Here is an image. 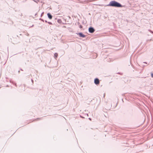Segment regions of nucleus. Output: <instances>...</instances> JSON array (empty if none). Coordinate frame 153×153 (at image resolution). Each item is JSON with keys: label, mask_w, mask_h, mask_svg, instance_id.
<instances>
[{"label": "nucleus", "mask_w": 153, "mask_h": 153, "mask_svg": "<svg viewBox=\"0 0 153 153\" xmlns=\"http://www.w3.org/2000/svg\"><path fill=\"white\" fill-rule=\"evenodd\" d=\"M109 6L117 7H122V5L120 4L115 1L110 2Z\"/></svg>", "instance_id": "f257e3e1"}, {"label": "nucleus", "mask_w": 153, "mask_h": 153, "mask_svg": "<svg viewBox=\"0 0 153 153\" xmlns=\"http://www.w3.org/2000/svg\"><path fill=\"white\" fill-rule=\"evenodd\" d=\"M89 31L91 33H93L94 32V30L93 28L91 27L89 28Z\"/></svg>", "instance_id": "f03ea898"}, {"label": "nucleus", "mask_w": 153, "mask_h": 153, "mask_svg": "<svg viewBox=\"0 0 153 153\" xmlns=\"http://www.w3.org/2000/svg\"><path fill=\"white\" fill-rule=\"evenodd\" d=\"M47 15L48 16V18L51 19H52V16L50 14V13H48L47 14Z\"/></svg>", "instance_id": "7ed1b4c3"}, {"label": "nucleus", "mask_w": 153, "mask_h": 153, "mask_svg": "<svg viewBox=\"0 0 153 153\" xmlns=\"http://www.w3.org/2000/svg\"><path fill=\"white\" fill-rule=\"evenodd\" d=\"M79 36L81 37H85V35H83L82 33H79L78 34Z\"/></svg>", "instance_id": "20e7f679"}, {"label": "nucleus", "mask_w": 153, "mask_h": 153, "mask_svg": "<svg viewBox=\"0 0 153 153\" xmlns=\"http://www.w3.org/2000/svg\"><path fill=\"white\" fill-rule=\"evenodd\" d=\"M99 83V80L98 79L96 78V85L98 84Z\"/></svg>", "instance_id": "39448f33"}, {"label": "nucleus", "mask_w": 153, "mask_h": 153, "mask_svg": "<svg viewBox=\"0 0 153 153\" xmlns=\"http://www.w3.org/2000/svg\"><path fill=\"white\" fill-rule=\"evenodd\" d=\"M57 56H58V54L57 53H56L54 54V56L55 57H57Z\"/></svg>", "instance_id": "423d86ee"}, {"label": "nucleus", "mask_w": 153, "mask_h": 153, "mask_svg": "<svg viewBox=\"0 0 153 153\" xmlns=\"http://www.w3.org/2000/svg\"><path fill=\"white\" fill-rule=\"evenodd\" d=\"M151 77L153 78V74L152 73L151 74Z\"/></svg>", "instance_id": "0eeeda50"}, {"label": "nucleus", "mask_w": 153, "mask_h": 153, "mask_svg": "<svg viewBox=\"0 0 153 153\" xmlns=\"http://www.w3.org/2000/svg\"><path fill=\"white\" fill-rule=\"evenodd\" d=\"M96 79H94V82L96 84Z\"/></svg>", "instance_id": "6e6552de"}]
</instances>
